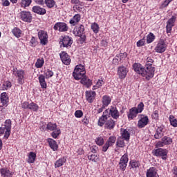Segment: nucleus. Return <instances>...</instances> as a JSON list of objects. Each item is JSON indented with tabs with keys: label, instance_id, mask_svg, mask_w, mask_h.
I'll return each mask as SVG.
<instances>
[{
	"label": "nucleus",
	"instance_id": "obj_1",
	"mask_svg": "<svg viewBox=\"0 0 177 177\" xmlns=\"http://www.w3.org/2000/svg\"><path fill=\"white\" fill-rule=\"evenodd\" d=\"M110 115L112 117V118H114V120H117L120 117V112H118L116 107L111 106L110 109L105 110L103 115L99 118V127H103L104 123L107 121V118H109Z\"/></svg>",
	"mask_w": 177,
	"mask_h": 177
},
{
	"label": "nucleus",
	"instance_id": "obj_2",
	"mask_svg": "<svg viewBox=\"0 0 177 177\" xmlns=\"http://www.w3.org/2000/svg\"><path fill=\"white\" fill-rule=\"evenodd\" d=\"M156 71V68L153 66L151 64H146L145 67H144L142 77H145L147 81H150L153 77H154V73Z\"/></svg>",
	"mask_w": 177,
	"mask_h": 177
},
{
	"label": "nucleus",
	"instance_id": "obj_3",
	"mask_svg": "<svg viewBox=\"0 0 177 177\" xmlns=\"http://www.w3.org/2000/svg\"><path fill=\"white\" fill-rule=\"evenodd\" d=\"M73 74L75 80H81V78H82V77L86 74L85 66L81 64L76 66Z\"/></svg>",
	"mask_w": 177,
	"mask_h": 177
},
{
	"label": "nucleus",
	"instance_id": "obj_4",
	"mask_svg": "<svg viewBox=\"0 0 177 177\" xmlns=\"http://www.w3.org/2000/svg\"><path fill=\"white\" fill-rule=\"evenodd\" d=\"M12 74L13 75H15V77H17V81L20 85H23V84H24V71L18 70L17 68H14L12 70Z\"/></svg>",
	"mask_w": 177,
	"mask_h": 177
},
{
	"label": "nucleus",
	"instance_id": "obj_5",
	"mask_svg": "<svg viewBox=\"0 0 177 177\" xmlns=\"http://www.w3.org/2000/svg\"><path fill=\"white\" fill-rule=\"evenodd\" d=\"M3 128L6 129V134H4L5 139H8L10 136V131H12V120L10 119L4 122Z\"/></svg>",
	"mask_w": 177,
	"mask_h": 177
},
{
	"label": "nucleus",
	"instance_id": "obj_6",
	"mask_svg": "<svg viewBox=\"0 0 177 177\" xmlns=\"http://www.w3.org/2000/svg\"><path fill=\"white\" fill-rule=\"evenodd\" d=\"M167 50V44L163 39L159 40L157 46L155 48L156 52L157 53H164V51Z\"/></svg>",
	"mask_w": 177,
	"mask_h": 177
},
{
	"label": "nucleus",
	"instance_id": "obj_7",
	"mask_svg": "<svg viewBox=\"0 0 177 177\" xmlns=\"http://www.w3.org/2000/svg\"><path fill=\"white\" fill-rule=\"evenodd\" d=\"M39 39H40L41 45H46L48 44V32L44 30H40L38 32Z\"/></svg>",
	"mask_w": 177,
	"mask_h": 177
},
{
	"label": "nucleus",
	"instance_id": "obj_8",
	"mask_svg": "<svg viewBox=\"0 0 177 177\" xmlns=\"http://www.w3.org/2000/svg\"><path fill=\"white\" fill-rule=\"evenodd\" d=\"M20 17L21 20L23 21H26V23H31V20H32L31 12L28 11H21L20 12Z\"/></svg>",
	"mask_w": 177,
	"mask_h": 177
},
{
	"label": "nucleus",
	"instance_id": "obj_9",
	"mask_svg": "<svg viewBox=\"0 0 177 177\" xmlns=\"http://www.w3.org/2000/svg\"><path fill=\"white\" fill-rule=\"evenodd\" d=\"M128 74V68L121 66L118 68V75L120 80H124Z\"/></svg>",
	"mask_w": 177,
	"mask_h": 177
},
{
	"label": "nucleus",
	"instance_id": "obj_10",
	"mask_svg": "<svg viewBox=\"0 0 177 177\" xmlns=\"http://www.w3.org/2000/svg\"><path fill=\"white\" fill-rule=\"evenodd\" d=\"M175 21H176V17L172 16L167 22L166 30L167 34L172 31V27L175 26Z\"/></svg>",
	"mask_w": 177,
	"mask_h": 177
},
{
	"label": "nucleus",
	"instance_id": "obj_11",
	"mask_svg": "<svg viewBox=\"0 0 177 177\" xmlns=\"http://www.w3.org/2000/svg\"><path fill=\"white\" fill-rule=\"evenodd\" d=\"M54 30H59V32H63L64 31H67L68 28L67 27V24L63 22H57L55 24L53 27Z\"/></svg>",
	"mask_w": 177,
	"mask_h": 177
},
{
	"label": "nucleus",
	"instance_id": "obj_12",
	"mask_svg": "<svg viewBox=\"0 0 177 177\" xmlns=\"http://www.w3.org/2000/svg\"><path fill=\"white\" fill-rule=\"evenodd\" d=\"M167 154H168L167 149H162L161 148L156 149L154 152V156L162 157L164 160H167Z\"/></svg>",
	"mask_w": 177,
	"mask_h": 177
},
{
	"label": "nucleus",
	"instance_id": "obj_13",
	"mask_svg": "<svg viewBox=\"0 0 177 177\" xmlns=\"http://www.w3.org/2000/svg\"><path fill=\"white\" fill-rule=\"evenodd\" d=\"M59 44H61L64 48H68L73 45V40L71 39V37L65 36L62 38V40Z\"/></svg>",
	"mask_w": 177,
	"mask_h": 177
},
{
	"label": "nucleus",
	"instance_id": "obj_14",
	"mask_svg": "<svg viewBox=\"0 0 177 177\" xmlns=\"http://www.w3.org/2000/svg\"><path fill=\"white\" fill-rule=\"evenodd\" d=\"M127 164H128V156L124 154L121 157L119 163L120 168L122 169V171H125V169L127 168Z\"/></svg>",
	"mask_w": 177,
	"mask_h": 177
},
{
	"label": "nucleus",
	"instance_id": "obj_15",
	"mask_svg": "<svg viewBox=\"0 0 177 177\" xmlns=\"http://www.w3.org/2000/svg\"><path fill=\"white\" fill-rule=\"evenodd\" d=\"M59 56L61 57V60L64 64H66V66H68L70 63H71V59L68 57V54L67 53L63 51L62 53L59 54Z\"/></svg>",
	"mask_w": 177,
	"mask_h": 177
},
{
	"label": "nucleus",
	"instance_id": "obj_16",
	"mask_svg": "<svg viewBox=\"0 0 177 177\" xmlns=\"http://www.w3.org/2000/svg\"><path fill=\"white\" fill-rule=\"evenodd\" d=\"M149 124V117L143 116L141 118L138 122V128H145L146 125Z\"/></svg>",
	"mask_w": 177,
	"mask_h": 177
},
{
	"label": "nucleus",
	"instance_id": "obj_17",
	"mask_svg": "<svg viewBox=\"0 0 177 177\" xmlns=\"http://www.w3.org/2000/svg\"><path fill=\"white\" fill-rule=\"evenodd\" d=\"M164 136V126L158 127L154 135L155 139H161Z\"/></svg>",
	"mask_w": 177,
	"mask_h": 177
},
{
	"label": "nucleus",
	"instance_id": "obj_18",
	"mask_svg": "<svg viewBox=\"0 0 177 177\" xmlns=\"http://www.w3.org/2000/svg\"><path fill=\"white\" fill-rule=\"evenodd\" d=\"M133 68L137 74H140V75H142L143 70H144L145 67H143V66H142V64H140L139 63H135L133 65Z\"/></svg>",
	"mask_w": 177,
	"mask_h": 177
},
{
	"label": "nucleus",
	"instance_id": "obj_19",
	"mask_svg": "<svg viewBox=\"0 0 177 177\" xmlns=\"http://www.w3.org/2000/svg\"><path fill=\"white\" fill-rule=\"evenodd\" d=\"M32 10L34 13L37 15H45L46 13V10L44 8H41L39 6H35L32 7Z\"/></svg>",
	"mask_w": 177,
	"mask_h": 177
},
{
	"label": "nucleus",
	"instance_id": "obj_20",
	"mask_svg": "<svg viewBox=\"0 0 177 177\" xmlns=\"http://www.w3.org/2000/svg\"><path fill=\"white\" fill-rule=\"evenodd\" d=\"M147 177H158V174H157V169L156 167H150L147 171Z\"/></svg>",
	"mask_w": 177,
	"mask_h": 177
},
{
	"label": "nucleus",
	"instance_id": "obj_21",
	"mask_svg": "<svg viewBox=\"0 0 177 177\" xmlns=\"http://www.w3.org/2000/svg\"><path fill=\"white\" fill-rule=\"evenodd\" d=\"M96 96V92L95 91H86V100H88V103H92L95 97Z\"/></svg>",
	"mask_w": 177,
	"mask_h": 177
},
{
	"label": "nucleus",
	"instance_id": "obj_22",
	"mask_svg": "<svg viewBox=\"0 0 177 177\" xmlns=\"http://www.w3.org/2000/svg\"><path fill=\"white\" fill-rule=\"evenodd\" d=\"M48 143L50 147V149H52V150H53V151H56V150H57V149H59V146L57 145V142H56V141L52 138H48L47 140Z\"/></svg>",
	"mask_w": 177,
	"mask_h": 177
},
{
	"label": "nucleus",
	"instance_id": "obj_23",
	"mask_svg": "<svg viewBox=\"0 0 177 177\" xmlns=\"http://www.w3.org/2000/svg\"><path fill=\"white\" fill-rule=\"evenodd\" d=\"M38 80H39V82L41 86V88H42V89H46L47 84H46V81L45 80V75H39Z\"/></svg>",
	"mask_w": 177,
	"mask_h": 177
},
{
	"label": "nucleus",
	"instance_id": "obj_24",
	"mask_svg": "<svg viewBox=\"0 0 177 177\" xmlns=\"http://www.w3.org/2000/svg\"><path fill=\"white\" fill-rule=\"evenodd\" d=\"M73 32L76 34L77 37H81L82 34H85V27L84 25H81L78 28L74 29Z\"/></svg>",
	"mask_w": 177,
	"mask_h": 177
},
{
	"label": "nucleus",
	"instance_id": "obj_25",
	"mask_svg": "<svg viewBox=\"0 0 177 177\" xmlns=\"http://www.w3.org/2000/svg\"><path fill=\"white\" fill-rule=\"evenodd\" d=\"M104 128H106L107 129H113L114 127H115V122L113 119H109L106 122H104Z\"/></svg>",
	"mask_w": 177,
	"mask_h": 177
},
{
	"label": "nucleus",
	"instance_id": "obj_26",
	"mask_svg": "<svg viewBox=\"0 0 177 177\" xmlns=\"http://www.w3.org/2000/svg\"><path fill=\"white\" fill-rule=\"evenodd\" d=\"M139 114L138 112V110H136V107H133L129 110V114L128 115V118L129 120H133V118H135Z\"/></svg>",
	"mask_w": 177,
	"mask_h": 177
},
{
	"label": "nucleus",
	"instance_id": "obj_27",
	"mask_svg": "<svg viewBox=\"0 0 177 177\" xmlns=\"http://www.w3.org/2000/svg\"><path fill=\"white\" fill-rule=\"evenodd\" d=\"M1 102L3 106H6L8 103H9V97H8V93H2L1 94Z\"/></svg>",
	"mask_w": 177,
	"mask_h": 177
},
{
	"label": "nucleus",
	"instance_id": "obj_28",
	"mask_svg": "<svg viewBox=\"0 0 177 177\" xmlns=\"http://www.w3.org/2000/svg\"><path fill=\"white\" fill-rule=\"evenodd\" d=\"M80 20H81V15L80 14H76L70 20L69 23H70V24H72V26H75V24L80 23Z\"/></svg>",
	"mask_w": 177,
	"mask_h": 177
},
{
	"label": "nucleus",
	"instance_id": "obj_29",
	"mask_svg": "<svg viewBox=\"0 0 177 177\" xmlns=\"http://www.w3.org/2000/svg\"><path fill=\"white\" fill-rule=\"evenodd\" d=\"M80 82L83 85H86V86H87L88 88H89V86L92 85V81L88 79V77H86L85 75L82 77Z\"/></svg>",
	"mask_w": 177,
	"mask_h": 177
},
{
	"label": "nucleus",
	"instance_id": "obj_30",
	"mask_svg": "<svg viewBox=\"0 0 177 177\" xmlns=\"http://www.w3.org/2000/svg\"><path fill=\"white\" fill-rule=\"evenodd\" d=\"M28 157V162L29 164H34V162H35V159L37 158V153H35V152H30Z\"/></svg>",
	"mask_w": 177,
	"mask_h": 177
},
{
	"label": "nucleus",
	"instance_id": "obj_31",
	"mask_svg": "<svg viewBox=\"0 0 177 177\" xmlns=\"http://www.w3.org/2000/svg\"><path fill=\"white\" fill-rule=\"evenodd\" d=\"M121 135V138L124 139V140L127 142H128L129 140V138H131V133H129V131L127 129L122 131Z\"/></svg>",
	"mask_w": 177,
	"mask_h": 177
},
{
	"label": "nucleus",
	"instance_id": "obj_32",
	"mask_svg": "<svg viewBox=\"0 0 177 177\" xmlns=\"http://www.w3.org/2000/svg\"><path fill=\"white\" fill-rule=\"evenodd\" d=\"M67 161V159L66 158H62L57 160L55 163V168H60V167H62L64 164H66V162Z\"/></svg>",
	"mask_w": 177,
	"mask_h": 177
},
{
	"label": "nucleus",
	"instance_id": "obj_33",
	"mask_svg": "<svg viewBox=\"0 0 177 177\" xmlns=\"http://www.w3.org/2000/svg\"><path fill=\"white\" fill-rule=\"evenodd\" d=\"M111 102V98L107 95H104L102 97V104L104 107L109 105V103Z\"/></svg>",
	"mask_w": 177,
	"mask_h": 177
},
{
	"label": "nucleus",
	"instance_id": "obj_34",
	"mask_svg": "<svg viewBox=\"0 0 177 177\" xmlns=\"http://www.w3.org/2000/svg\"><path fill=\"white\" fill-rule=\"evenodd\" d=\"M0 172L1 174V176L3 177H10L12 175V174H10V171H9L8 169H1Z\"/></svg>",
	"mask_w": 177,
	"mask_h": 177
},
{
	"label": "nucleus",
	"instance_id": "obj_35",
	"mask_svg": "<svg viewBox=\"0 0 177 177\" xmlns=\"http://www.w3.org/2000/svg\"><path fill=\"white\" fill-rule=\"evenodd\" d=\"M116 146L118 147H121V148L125 147V142L124 141V138H121V137L118 138L116 142Z\"/></svg>",
	"mask_w": 177,
	"mask_h": 177
},
{
	"label": "nucleus",
	"instance_id": "obj_36",
	"mask_svg": "<svg viewBox=\"0 0 177 177\" xmlns=\"http://www.w3.org/2000/svg\"><path fill=\"white\" fill-rule=\"evenodd\" d=\"M57 129V125L56 123H52V122H48L47 124V129L48 131H55Z\"/></svg>",
	"mask_w": 177,
	"mask_h": 177
},
{
	"label": "nucleus",
	"instance_id": "obj_37",
	"mask_svg": "<svg viewBox=\"0 0 177 177\" xmlns=\"http://www.w3.org/2000/svg\"><path fill=\"white\" fill-rule=\"evenodd\" d=\"M170 124L174 128H177V120L175 119V117L172 115L169 116Z\"/></svg>",
	"mask_w": 177,
	"mask_h": 177
},
{
	"label": "nucleus",
	"instance_id": "obj_38",
	"mask_svg": "<svg viewBox=\"0 0 177 177\" xmlns=\"http://www.w3.org/2000/svg\"><path fill=\"white\" fill-rule=\"evenodd\" d=\"M44 3L46 5L47 8H53L55 5H56V2H55V0H45Z\"/></svg>",
	"mask_w": 177,
	"mask_h": 177
},
{
	"label": "nucleus",
	"instance_id": "obj_39",
	"mask_svg": "<svg viewBox=\"0 0 177 177\" xmlns=\"http://www.w3.org/2000/svg\"><path fill=\"white\" fill-rule=\"evenodd\" d=\"M88 160H89V161H92L93 162H97V160H99V156L95 154L88 155Z\"/></svg>",
	"mask_w": 177,
	"mask_h": 177
},
{
	"label": "nucleus",
	"instance_id": "obj_40",
	"mask_svg": "<svg viewBox=\"0 0 177 177\" xmlns=\"http://www.w3.org/2000/svg\"><path fill=\"white\" fill-rule=\"evenodd\" d=\"M154 39H156V36H154V34L150 32L147 37V44H151Z\"/></svg>",
	"mask_w": 177,
	"mask_h": 177
},
{
	"label": "nucleus",
	"instance_id": "obj_41",
	"mask_svg": "<svg viewBox=\"0 0 177 177\" xmlns=\"http://www.w3.org/2000/svg\"><path fill=\"white\" fill-rule=\"evenodd\" d=\"M38 109H39V107L37 104L34 102L29 104V110H32V111H38Z\"/></svg>",
	"mask_w": 177,
	"mask_h": 177
},
{
	"label": "nucleus",
	"instance_id": "obj_42",
	"mask_svg": "<svg viewBox=\"0 0 177 177\" xmlns=\"http://www.w3.org/2000/svg\"><path fill=\"white\" fill-rule=\"evenodd\" d=\"M31 2H32V0H21V5L22 8H27L31 5Z\"/></svg>",
	"mask_w": 177,
	"mask_h": 177
},
{
	"label": "nucleus",
	"instance_id": "obj_43",
	"mask_svg": "<svg viewBox=\"0 0 177 177\" xmlns=\"http://www.w3.org/2000/svg\"><path fill=\"white\" fill-rule=\"evenodd\" d=\"M12 33L15 35V37H17V38H20V36L21 35V30L17 28H15L12 30Z\"/></svg>",
	"mask_w": 177,
	"mask_h": 177
},
{
	"label": "nucleus",
	"instance_id": "obj_44",
	"mask_svg": "<svg viewBox=\"0 0 177 177\" xmlns=\"http://www.w3.org/2000/svg\"><path fill=\"white\" fill-rule=\"evenodd\" d=\"M162 142H163L164 145H171L172 143V138L165 136L162 138Z\"/></svg>",
	"mask_w": 177,
	"mask_h": 177
},
{
	"label": "nucleus",
	"instance_id": "obj_45",
	"mask_svg": "<svg viewBox=\"0 0 177 177\" xmlns=\"http://www.w3.org/2000/svg\"><path fill=\"white\" fill-rule=\"evenodd\" d=\"M115 140H117V138L115 136H111L109 138L108 140L106 141V143L109 145V146H113L114 143H115Z\"/></svg>",
	"mask_w": 177,
	"mask_h": 177
},
{
	"label": "nucleus",
	"instance_id": "obj_46",
	"mask_svg": "<svg viewBox=\"0 0 177 177\" xmlns=\"http://www.w3.org/2000/svg\"><path fill=\"white\" fill-rule=\"evenodd\" d=\"M103 85H104V82L102 80H98V81L96 83V85L93 86V90L97 89Z\"/></svg>",
	"mask_w": 177,
	"mask_h": 177
},
{
	"label": "nucleus",
	"instance_id": "obj_47",
	"mask_svg": "<svg viewBox=\"0 0 177 177\" xmlns=\"http://www.w3.org/2000/svg\"><path fill=\"white\" fill-rule=\"evenodd\" d=\"M44 61L43 59H38L35 63L37 68H41L44 66Z\"/></svg>",
	"mask_w": 177,
	"mask_h": 177
},
{
	"label": "nucleus",
	"instance_id": "obj_48",
	"mask_svg": "<svg viewBox=\"0 0 177 177\" xmlns=\"http://www.w3.org/2000/svg\"><path fill=\"white\" fill-rule=\"evenodd\" d=\"M61 133L62 131H60V129H56V131L52 132L51 136H53L54 139H56Z\"/></svg>",
	"mask_w": 177,
	"mask_h": 177
},
{
	"label": "nucleus",
	"instance_id": "obj_49",
	"mask_svg": "<svg viewBox=\"0 0 177 177\" xmlns=\"http://www.w3.org/2000/svg\"><path fill=\"white\" fill-rule=\"evenodd\" d=\"M130 164L131 165V168H138L140 167V163L138 161L134 160H131Z\"/></svg>",
	"mask_w": 177,
	"mask_h": 177
},
{
	"label": "nucleus",
	"instance_id": "obj_50",
	"mask_svg": "<svg viewBox=\"0 0 177 177\" xmlns=\"http://www.w3.org/2000/svg\"><path fill=\"white\" fill-rule=\"evenodd\" d=\"M91 29L93 30V32L97 34L99 32V25L96 23H94L91 25Z\"/></svg>",
	"mask_w": 177,
	"mask_h": 177
},
{
	"label": "nucleus",
	"instance_id": "obj_51",
	"mask_svg": "<svg viewBox=\"0 0 177 177\" xmlns=\"http://www.w3.org/2000/svg\"><path fill=\"white\" fill-rule=\"evenodd\" d=\"M145 109V104L143 102H140L136 108V110L138 113H142Z\"/></svg>",
	"mask_w": 177,
	"mask_h": 177
},
{
	"label": "nucleus",
	"instance_id": "obj_52",
	"mask_svg": "<svg viewBox=\"0 0 177 177\" xmlns=\"http://www.w3.org/2000/svg\"><path fill=\"white\" fill-rule=\"evenodd\" d=\"M95 142L98 146H102V145L104 143V139L102 137H98L95 139Z\"/></svg>",
	"mask_w": 177,
	"mask_h": 177
},
{
	"label": "nucleus",
	"instance_id": "obj_53",
	"mask_svg": "<svg viewBox=\"0 0 177 177\" xmlns=\"http://www.w3.org/2000/svg\"><path fill=\"white\" fill-rule=\"evenodd\" d=\"M46 78H50L51 77H53V72L49 69L46 71L45 72Z\"/></svg>",
	"mask_w": 177,
	"mask_h": 177
},
{
	"label": "nucleus",
	"instance_id": "obj_54",
	"mask_svg": "<svg viewBox=\"0 0 177 177\" xmlns=\"http://www.w3.org/2000/svg\"><path fill=\"white\" fill-rule=\"evenodd\" d=\"M82 115H84V113L81 110H77L75 112V116L76 117V118H81Z\"/></svg>",
	"mask_w": 177,
	"mask_h": 177
},
{
	"label": "nucleus",
	"instance_id": "obj_55",
	"mask_svg": "<svg viewBox=\"0 0 177 177\" xmlns=\"http://www.w3.org/2000/svg\"><path fill=\"white\" fill-rule=\"evenodd\" d=\"M146 43V39H142L137 41V46L140 48V46H144L145 44Z\"/></svg>",
	"mask_w": 177,
	"mask_h": 177
},
{
	"label": "nucleus",
	"instance_id": "obj_56",
	"mask_svg": "<svg viewBox=\"0 0 177 177\" xmlns=\"http://www.w3.org/2000/svg\"><path fill=\"white\" fill-rule=\"evenodd\" d=\"M73 9L75 10V12H82V7L80 6V5L76 4L73 6Z\"/></svg>",
	"mask_w": 177,
	"mask_h": 177
},
{
	"label": "nucleus",
	"instance_id": "obj_57",
	"mask_svg": "<svg viewBox=\"0 0 177 177\" xmlns=\"http://www.w3.org/2000/svg\"><path fill=\"white\" fill-rule=\"evenodd\" d=\"M120 56V58L121 59L122 62L124 61V59H126L127 56H128V54L127 53H121L118 54Z\"/></svg>",
	"mask_w": 177,
	"mask_h": 177
},
{
	"label": "nucleus",
	"instance_id": "obj_58",
	"mask_svg": "<svg viewBox=\"0 0 177 177\" xmlns=\"http://www.w3.org/2000/svg\"><path fill=\"white\" fill-rule=\"evenodd\" d=\"M81 39H80V44H84L85 41H86V35H85V33L80 35Z\"/></svg>",
	"mask_w": 177,
	"mask_h": 177
},
{
	"label": "nucleus",
	"instance_id": "obj_59",
	"mask_svg": "<svg viewBox=\"0 0 177 177\" xmlns=\"http://www.w3.org/2000/svg\"><path fill=\"white\" fill-rule=\"evenodd\" d=\"M109 147H111V146L106 142L102 147V151L105 153V151H107V150H109Z\"/></svg>",
	"mask_w": 177,
	"mask_h": 177
},
{
	"label": "nucleus",
	"instance_id": "obj_60",
	"mask_svg": "<svg viewBox=\"0 0 177 177\" xmlns=\"http://www.w3.org/2000/svg\"><path fill=\"white\" fill-rule=\"evenodd\" d=\"M3 86L5 87L6 89H9V88L12 87V83H10V82H6L3 84Z\"/></svg>",
	"mask_w": 177,
	"mask_h": 177
},
{
	"label": "nucleus",
	"instance_id": "obj_61",
	"mask_svg": "<svg viewBox=\"0 0 177 177\" xmlns=\"http://www.w3.org/2000/svg\"><path fill=\"white\" fill-rule=\"evenodd\" d=\"M151 117L153 118V120H158V111H155Z\"/></svg>",
	"mask_w": 177,
	"mask_h": 177
},
{
	"label": "nucleus",
	"instance_id": "obj_62",
	"mask_svg": "<svg viewBox=\"0 0 177 177\" xmlns=\"http://www.w3.org/2000/svg\"><path fill=\"white\" fill-rule=\"evenodd\" d=\"M29 107H30V104H28V102H24V103H22L23 109H29Z\"/></svg>",
	"mask_w": 177,
	"mask_h": 177
},
{
	"label": "nucleus",
	"instance_id": "obj_63",
	"mask_svg": "<svg viewBox=\"0 0 177 177\" xmlns=\"http://www.w3.org/2000/svg\"><path fill=\"white\" fill-rule=\"evenodd\" d=\"M164 145H165V144H164V142L162 140V141H159L156 144V147H164Z\"/></svg>",
	"mask_w": 177,
	"mask_h": 177
},
{
	"label": "nucleus",
	"instance_id": "obj_64",
	"mask_svg": "<svg viewBox=\"0 0 177 177\" xmlns=\"http://www.w3.org/2000/svg\"><path fill=\"white\" fill-rule=\"evenodd\" d=\"M172 2V0H165L163 3H162V6H164L165 8L168 6V5H169V3Z\"/></svg>",
	"mask_w": 177,
	"mask_h": 177
}]
</instances>
